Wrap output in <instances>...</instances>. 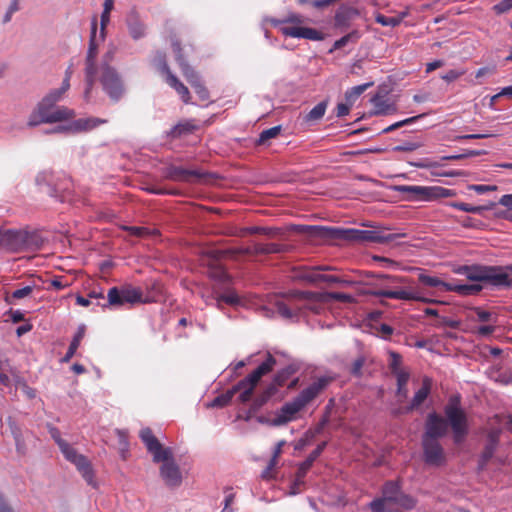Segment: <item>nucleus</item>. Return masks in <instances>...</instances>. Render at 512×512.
Listing matches in <instances>:
<instances>
[{
	"label": "nucleus",
	"instance_id": "423d86ee",
	"mask_svg": "<svg viewBox=\"0 0 512 512\" xmlns=\"http://www.w3.org/2000/svg\"><path fill=\"white\" fill-rule=\"evenodd\" d=\"M318 299V294L314 292H292L285 300H279L275 303L276 312L285 319H293L305 314L306 310L315 311L310 301Z\"/></svg>",
	"mask_w": 512,
	"mask_h": 512
},
{
	"label": "nucleus",
	"instance_id": "ddd939ff",
	"mask_svg": "<svg viewBox=\"0 0 512 512\" xmlns=\"http://www.w3.org/2000/svg\"><path fill=\"white\" fill-rule=\"evenodd\" d=\"M383 496L376 500L382 501L383 508L391 509L390 505L396 504L403 509L410 510L415 506V500L402 493L400 485L395 481H387L382 489Z\"/></svg>",
	"mask_w": 512,
	"mask_h": 512
},
{
	"label": "nucleus",
	"instance_id": "b1692460",
	"mask_svg": "<svg viewBox=\"0 0 512 512\" xmlns=\"http://www.w3.org/2000/svg\"><path fill=\"white\" fill-rule=\"evenodd\" d=\"M172 49L175 54V58L177 63L180 66L182 74L187 79V81L191 84V86L195 85L200 81L197 72L187 63L182 53V46L178 40L172 41Z\"/></svg>",
	"mask_w": 512,
	"mask_h": 512
},
{
	"label": "nucleus",
	"instance_id": "58836bf2",
	"mask_svg": "<svg viewBox=\"0 0 512 512\" xmlns=\"http://www.w3.org/2000/svg\"><path fill=\"white\" fill-rule=\"evenodd\" d=\"M116 52V46L110 45L108 47L107 51L102 56L100 66H98V71H103L106 68H114L113 66H111V63L115 58Z\"/></svg>",
	"mask_w": 512,
	"mask_h": 512
},
{
	"label": "nucleus",
	"instance_id": "0eeeda50",
	"mask_svg": "<svg viewBox=\"0 0 512 512\" xmlns=\"http://www.w3.org/2000/svg\"><path fill=\"white\" fill-rule=\"evenodd\" d=\"M304 17L297 13H291L282 19L272 20L273 26H280V32L286 37L303 38L312 41H321L324 34L309 27H303Z\"/></svg>",
	"mask_w": 512,
	"mask_h": 512
},
{
	"label": "nucleus",
	"instance_id": "79ce46f5",
	"mask_svg": "<svg viewBox=\"0 0 512 512\" xmlns=\"http://www.w3.org/2000/svg\"><path fill=\"white\" fill-rule=\"evenodd\" d=\"M359 38V32L357 30H354L348 33L347 35L341 37L340 39L336 40L333 44V48L331 49V51L341 49L344 46H346L350 41L356 42Z\"/></svg>",
	"mask_w": 512,
	"mask_h": 512
},
{
	"label": "nucleus",
	"instance_id": "72a5a7b5",
	"mask_svg": "<svg viewBox=\"0 0 512 512\" xmlns=\"http://www.w3.org/2000/svg\"><path fill=\"white\" fill-rule=\"evenodd\" d=\"M372 102L375 109L374 114L376 115H389L396 111L395 106L381 96H375Z\"/></svg>",
	"mask_w": 512,
	"mask_h": 512
},
{
	"label": "nucleus",
	"instance_id": "20e7f679",
	"mask_svg": "<svg viewBox=\"0 0 512 512\" xmlns=\"http://www.w3.org/2000/svg\"><path fill=\"white\" fill-rule=\"evenodd\" d=\"M331 377L323 376L303 389L292 401L285 403L269 423L282 426L296 419V415L310 402L316 399L332 382Z\"/></svg>",
	"mask_w": 512,
	"mask_h": 512
},
{
	"label": "nucleus",
	"instance_id": "1a4fd4ad",
	"mask_svg": "<svg viewBox=\"0 0 512 512\" xmlns=\"http://www.w3.org/2000/svg\"><path fill=\"white\" fill-rule=\"evenodd\" d=\"M444 412L453 432V440L456 444H460L468 434L469 428L467 416L460 407L459 398H451Z\"/></svg>",
	"mask_w": 512,
	"mask_h": 512
},
{
	"label": "nucleus",
	"instance_id": "338daca9",
	"mask_svg": "<svg viewBox=\"0 0 512 512\" xmlns=\"http://www.w3.org/2000/svg\"><path fill=\"white\" fill-rule=\"evenodd\" d=\"M495 331V327L492 325H483L478 327L477 334L483 337L490 336Z\"/></svg>",
	"mask_w": 512,
	"mask_h": 512
},
{
	"label": "nucleus",
	"instance_id": "bf43d9fd",
	"mask_svg": "<svg viewBox=\"0 0 512 512\" xmlns=\"http://www.w3.org/2000/svg\"><path fill=\"white\" fill-rule=\"evenodd\" d=\"M424 116H425V114H420V115H417V116H413V117H410V118L398 121V122L392 124L391 126H392V128L394 130H396V129H398L400 127H403L405 125L412 124V123L416 122L418 119H420V118H422Z\"/></svg>",
	"mask_w": 512,
	"mask_h": 512
},
{
	"label": "nucleus",
	"instance_id": "a18cd8bd",
	"mask_svg": "<svg viewBox=\"0 0 512 512\" xmlns=\"http://www.w3.org/2000/svg\"><path fill=\"white\" fill-rule=\"evenodd\" d=\"M375 21L382 26L396 27L399 25V19L397 17H386L381 13H376Z\"/></svg>",
	"mask_w": 512,
	"mask_h": 512
},
{
	"label": "nucleus",
	"instance_id": "dca6fc26",
	"mask_svg": "<svg viewBox=\"0 0 512 512\" xmlns=\"http://www.w3.org/2000/svg\"><path fill=\"white\" fill-rule=\"evenodd\" d=\"M139 436L148 452L152 454L154 462L159 463L171 457V449L164 448L150 428H143Z\"/></svg>",
	"mask_w": 512,
	"mask_h": 512
},
{
	"label": "nucleus",
	"instance_id": "393cba45",
	"mask_svg": "<svg viewBox=\"0 0 512 512\" xmlns=\"http://www.w3.org/2000/svg\"><path fill=\"white\" fill-rule=\"evenodd\" d=\"M499 437H500V430L495 429L491 430L487 435V443L484 447V450L480 456L478 468L479 470H483L487 463L490 461V459L493 457L498 443H499Z\"/></svg>",
	"mask_w": 512,
	"mask_h": 512
},
{
	"label": "nucleus",
	"instance_id": "4468645a",
	"mask_svg": "<svg viewBox=\"0 0 512 512\" xmlns=\"http://www.w3.org/2000/svg\"><path fill=\"white\" fill-rule=\"evenodd\" d=\"M108 306L121 307L124 305H134L142 303L143 293L140 288L130 285L122 287H112L108 290L107 294Z\"/></svg>",
	"mask_w": 512,
	"mask_h": 512
},
{
	"label": "nucleus",
	"instance_id": "e433bc0d",
	"mask_svg": "<svg viewBox=\"0 0 512 512\" xmlns=\"http://www.w3.org/2000/svg\"><path fill=\"white\" fill-rule=\"evenodd\" d=\"M326 108H327V102L326 101H322V102L318 103L305 116V120L307 122H313V121H317V120L321 119L324 116L325 112H326Z\"/></svg>",
	"mask_w": 512,
	"mask_h": 512
},
{
	"label": "nucleus",
	"instance_id": "f03ea898",
	"mask_svg": "<svg viewBox=\"0 0 512 512\" xmlns=\"http://www.w3.org/2000/svg\"><path fill=\"white\" fill-rule=\"evenodd\" d=\"M64 94L52 89L35 106L29 115L27 126L36 127L41 124H53L69 121L76 116L73 109L57 105L64 98Z\"/></svg>",
	"mask_w": 512,
	"mask_h": 512
},
{
	"label": "nucleus",
	"instance_id": "2f4dec72",
	"mask_svg": "<svg viewBox=\"0 0 512 512\" xmlns=\"http://www.w3.org/2000/svg\"><path fill=\"white\" fill-rule=\"evenodd\" d=\"M85 333H86V326L84 324L79 325L77 332L74 335V337L69 345V348L63 358L64 362H68L75 355L77 349L80 346L82 339L85 336Z\"/></svg>",
	"mask_w": 512,
	"mask_h": 512
},
{
	"label": "nucleus",
	"instance_id": "a19ab883",
	"mask_svg": "<svg viewBox=\"0 0 512 512\" xmlns=\"http://www.w3.org/2000/svg\"><path fill=\"white\" fill-rule=\"evenodd\" d=\"M281 132L280 126H274L269 129L263 130L259 138L256 141L257 145H264L266 144L270 139L276 138Z\"/></svg>",
	"mask_w": 512,
	"mask_h": 512
},
{
	"label": "nucleus",
	"instance_id": "13d9d810",
	"mask_svg": "<svg viewBox=\"0 0 512 512\" xmlns=\"http://www.w3.org/2000/svg\"><path fill=\"white\" fill-rule=\"evenodd\" d=\"M218 304L220 302H225L227 304H230V305H234V304H237L239 302V298L238 296L231 292V293H228V294H223L221 295L219 298H218Z\"/></svg>",
	"mask_w": 512,
	"mask_h": 512
},
{
	"label": "nucleus",
	"instance_id": "f8f14e48",
	"mask_svg": "<svg viewBox=\"0 0 512 512\" xmlns=\"http://www.w3.org/2000/svg\"><path fill=\"white\" fill-rule=\"evenodd\" d=\"M164 177L175 182L207 184L214 180L215 175L199 170H189L180 166L170 165L164 169Z\"/></svg>",
	"mask_w": 512,
	"mask_h": 512
},
{
	"label": "nucleus",
	"instance_id": "69168bd1",
	"mask_svg": "<svg viewBox=\"0 0 512 512\" xmlns=\"http://www.w3.org/2000/svg\"><path fill=\"white\" fill-rule=\"evenodd\" d=\"M279 387L281 386L276 384L273 380L262 393L265 394L266 398L270 399L277 393Z\"/></svg>",
	"mask_w": 512,
	"mask_h": 512
},
{
	"label": "nucleus",
	"instance_id": "6ab92c4d",
	"mask_svg": "<svg viewBox=\"0 0 512 512\" xmlns=\"http://www.w3.org/2000/svg\"><path fill=\"white\" fill-rule=\"evenodd\" d=\"M28 238L26 232L7 230L0 233V246L13 252L22 251L28 245Z\"/></svg>",
	"mask_w": 512,
	"mask_h": 512
},
{
	"label": "nucleus",
	"instance_id": "5701e85b",
	"mask_svg": "<svg viewBox=\"0 0 512 512\" xmlns=\"http://www.w3.org/2000/svg\"><path fill=\"white\" fill-rule=\"evenodd\" d=\"M160 71L165 76L166 83L177 92L185 104H189L191 95L188 88L171 72L165 60L161 63Z\"/></svg>",
	"mask_w": 512,
	"mask_h": 512
},
{
	"label": "nucleus",
	"instance_id": "412c9836",
	"mask_svg": "<svg viewBox=\"0 0 512 512\" xmlns=\"http://www.w3.org/2000/svg\"><path fill=\"white\" fill-rule=\"evenodd\" d=\"M431 386H432L431 379L428 377H425L422 381L421 388L415 392L410 404L403 408H399V409L395 410L393 412L394 415L408 414V413H411L412 411L418 409L424 403V401L428 398L430 391H431Z\"/></svg>",
	"mask_w": 512,
	"mask_h": 512
},
{
	"label": "nucleus",
	"instance_id": "473e14b6",
	"mask_svg": "<svg viewBox=\"0 0 512 512\" xmlns=\"http://www.w3.org/2000/svg\"><path fill=\"white\" fill-rule=\"evenodd\" d=\"M107 123L106 119L90 117L85 119H78L73 122V130L75 131H88L96 128L101 124Z\"/></svg>",
	"mask_w": 512,
	"mask_h": 512
},
{
	"label": "nucleus",
	"instance_id": "9b49d317",
	"mask_svg": "<svg viewBox=\"0 0 512 512\" xmlns=\"http://www.w3.org/2000/svg\"><path fill=\"white\" fill-rule=\"evenodd\" d=\"M373 277L380 279L383 281L384 288L378 290H368L365 293L367 295L375 296V297H386L390 299H398V300H419L420 298L416 297L413 292L406 291L403 289L392 290L388 287L391 284L402 283L403 278L398 276H392L387 274H372Z\"/></svg>",
	"mask_w": 512,
	"mask_h": 512
},
{
	"label": "nucleus",
	"instance_id": "39448f33",
	"mask_svg": "<svg viewBox=\"0 0 512 512\" xmlns=\"http://www.w3.org/2000/svg\"><path fill=\"white\" fill-rule=\"evenodd\" d=\"M313 234L324 239H340L357 243H389L395 240L398 234H387L377 230L342 229L323 226L311 227Z\"/></svg>",
	"mask_w": 512,
	"mask_h": 512
},
{
	"label": "nucleus",
	"instance_id": "4d7b16f0",
	"mask_svg": "<svg viewBox=\"0 0 512 512\" xmlns=\"http://www.w3.org/2000/svg\"><path fill=\"white\" fill-rule=\"evenodd\" d=\"M32 291L33 288L31 286H25L23 288L16 289L15 291H13L11 297L14 299H22L30 295Z\"/></svg>",
	"mask_w": 512,
	"mask_h": 512
},
{
	"label": "nucleus",
	"instance_id": "2eb2a0df",
	"mask_svg": "<svg viewBox=\"0 0 512 512\" xmlns=\"http://www.w3.org/2000/svg\"><path fill=\"white\" fill-rule=\"evenodd\" d=\"M60 450L64 457L75 464L79 472L82 474L85 481L89 484H93V470L91 464L87 460V458L81 454H78L77 451L68 443H61Z\"/></svg>",
	"mask_w": 512,
	"mask_h": 512
},
{
	"label": "nucleus",
	"instance_id": "cd10ccee",
	"mask_svg": "<svg viewBox=\"0 0 512 512\" xmlns=\"http://www.w3.org/2000/svg\"><path fill=\"white\" fill-rule=\"evenodd\" d=\"M483 290V286L479 283L474 284H454L450 283L447 292H454L460 296H473L479 294Z\"/></svg>",
	"mask_w": 512,
	"mask_h": 512
},
{
	"label": "nucleus",
	"instance_id": "c85d7f7f",
	"mask_svg": "<svg viewBox=\"0 0 512 512\" xmlns=\"http://www.w3.org/2000/svg\"><path fill=\"white\" fill-rule=\"evenodd\" d=\"M326 443L323 442L319 444L310 454L309 456L299 465V478L305 477L307 472L312 467L313 463L316 461V459L321 455V453L324 450Z\"/></svg>",
	"mask_w": 512,
	"mask_h": 512
},
{
	"label": "nucleus",
	"instance_id": "ea45409f",
	"mask_svg": "<svg viewBox=\"0 0 512 512\" xmlns=\"http://www.w3.org/2000/svg\"><path fill=\"white\" fill-rule=\"evenodd\" d=\"M296 368L292 365L287 366L280 371H278L273 380L276 384L280 385L281 387L285 385V383L288 381V379L296 372Z\"/></svg>",
	"mask_w": 512,
	"mask_h": 512
},
{
	"label": "nucleus",
	"instance_id": "f257e3e1",
	"mask_svg": "<svg viewBox=\"0 0 512 512\" xmlns=\"http://www.w3.org/2000/svg\"><path fill=\"white\" fill-rule=\"evenodd\" d=\"M275 365L276 359L268 352L264 362H262L253 372L240 380L231 389L215 397L209 406L225 407L231 402L236 393H239L238 401L240 403H247L251 400L254 390L261 378L270 373L274 369Z\"/></svg>",
	"mask_w": 512,
	"mask_h": 512
},
{
	"label": "nucleus",
	"instance_id": "5fc2aeb1",
	"mask_svg": "<svg viewBox=\"0 0 512 512\" xmlns=\"http://www.w3.org/2000/svg\"><path fill=\"white\" fill-rule=\"evenodd\" d=\"M47 428L51 438L57 443L59 448L61 447V443H66V441L61 438V433L57 427L48 424Z\"/></svg>",
	"mask_w": 512,
	"mask_h": 512
},
{
	"label": "nucleus",
	"instance_id": "774afa93",
	"mask_svg": "<svg viewBox=\"0 0 512 512\" xmlns=\"http://www.w3.org/2000/svg\"><path fill=\"white\" fill-rule=\"evenodd\" d=\"M499 204L512 210V194H505L499 199Z\"/></svg>",
	"mask_w": 512,
	"mask_h": 512
},
{
	"label": "nucleus",
	"instance_id": "f3484780",
	"mask_svg": "<svg viewBox=\"0 0 512 512\" xmlns=\"http://www.w3.org/2000/svg\"><path fill=\"white\" fill-rule=\"evenodd\" d=\"M401 190L404 192L413 193L422 200H434L440 198L454 197L456 192L452 189H447L441 186H402Z\"/></svg>",
	"mask_w": 512,
	"mask_h": 512
},
{
	"label": "nucleus",
	"instance_id": "aec40b11",
	"mask_svg": "<svg viewBox=\"0 0 512 512\" xmlns=\"http://www.w3.org/2000/svg\"><path fill=\"white\" fill-rule=\"evenodd\" d=\"M447 434V422L437 413L433 412L427 416L423 439H436Z\"/></svg>",
	"mask_w": 512,
	"mask_h": 512
},
{
	"label": "nucleus",
	"instance_id": "0e129e2a",
	"mask_svg": "<svg viewBox=\"0 0 512 512\" xmlns=\"http://www.w3.org/2000/svg\"><path fill=\"white\" fill-rule=\"evenodd\" d=\"M369 506L372 512H393L392 509L383 508L382 501L380 500H373Z\"/></svg>",
	"mask_w": 512,
	"mask_h": 512
},
{
	"label": "nucleus",
	"instance_id": "09e8293b",
	"mask_svg": "<svg viewBox=\"0 0 512 512\" xmlns=\"http://www.w3.org/2000/svg\"><path fill=\"white\" fill-rule=\"evenodd\" d=\"M304 478L305 477L299 478V470H297L295 480L290 486L291 495H296L302 491V487L304 486Z\"/></svg>",
	"mask_w": 512,
	"mask_h": 512
},
{
	"label": "nucleus",
	"instance_id": "c9c22d12",
	"mask_svg": "<svg viewBox=\"0 0 512 512\" xmlns=\"http://www.w3.org/2000/svg\"><path fill=\"white\" fill-rule=\"evenodd\" d=\"M419 282L425 286L439 288L442 291L447 292L449 282H445L436 276H430L426 274L419 275Z\"/></svg>",
	"mask_w": 512,
	"mask_h": 512
},
{
	"label": "nucleus",
	"instance_id": "c756f323",
	"mask_svg": "<svg viewBox=\"0 0 512 512\" xmlns=\"http://www.w3.org/2000/svg\"><path fill=\"white\" fill-rule=\"evenodd\" d=\"M197 129V125L192 120H184L174 125L168 135L172 138H180L181 136L193 133Z\"/></svg>",
	"mask_w": 512,
	"mask_h": 512
},
{
	"label": "nucleus",
	"instance_id": "bb28decb",
	"mask_svg": "<svg viewBox=\"0 0 512 512\" xmlns=\"http://www.w3.org/2000/svg\"><path fill=\"white\" fill-rule=\"evenodd\" d=\"M358 15L359 11L356 8L343 5L335 13L334 26L336 28H347Z\"/></svg>",
	"mask_w": 512,
	"mask_h": 512
},
{
	"label": "nucleus",
	"instance_id": "603ef678",
	"mask_svg": "<svg viewBox=\"0 0 512 512\" xmlns=\"http://www.w3.org/2000/svg\"><path fill=\"white\" fill-rule=\"evenodd\" d=\"M466 73L465 70H449L445 74L441 76V78L446 82H453L459 77L463 76Z\"/></svg>",
	"mask_w": 512,
	"mask_h": 512
},
{
	"label": "nucleus",
	"instance_id": "6e6d98bb",
	"mask_svg": "<svg viewBox=\"0 0 512 512\" xmlns=\"http://www.w3.org/2000/svg\"><path fill=\"white\" fill-rule=\"evenodd\" d=\"M512 9V0H502L498 4L493 6V10L497 14H503Z\"/></svg>",
	"mask_w": 512,
	"mask_h": 512
},
{
	"label": "nucleus",
	"instance_id": "a878e982",
	"mask_svg": "<svg viewBox=\"0 0 512 512\" xmlns=\"http://www.w3.org/2000/svg\"><path fill=\"white\" fill-rule=\"evenodd\" d=\"M126 24L130 36L134 40L143 38L146 33V26L140 19L139 13L136 10H131L126 17Z\"/></svg>",
	"mask_w": 512,
	"mask_h": 512
},
{
	"label": "nucleus",
	"instance_id": "49530a36",
	"mask_svg": "<svg viewBox=\"0 0 512 512\" xmlns=\"http://www.w3.org/2000/svg\"><path fill=\"white\" fill-rule=\"evenodd\" d=\"M366 363V359L364 356H359L356 358L351 364L350 372L352 375L356 377H360L362 375V368Z\"/></svg>",
	"mask_w": 512,
	"mask_h": 512
},
{
	"label": "nucleus",
	"instance_id": "7c9ffc66",
	"mask_svg": "<svg viewBox=\"0 0 512 512\" xmlns=\"http://www.w3.org/2000/svg\"><path fill=\"white\" fill-rule=\"evenodd\" d=\"M396 377V397L398 398V402L402 403L408 397V381L410 379L409 371L403 373H397Z\"/></svg>",
	"mask_w": 512,
	"mask_h": 512
},
{
	"label": "nucleus",
	"instance_id": "c03bdc74",
	"mask_svg": "<svg viewBox=\"0 0 512 512\" xmlns=\"http://www.w3.org/2000/svg\"><path fill=\"white\" fill-rule=\"evenodd\" d=\"M449 205L455 209H458V210H461L464 212H468V213H475V214H480L484 210L487 209L484 206H473V205H470L468 203H463V202H452Z\"/></svg>",
	"mask_w": 512,
	"mask_h": 512
},
{
	"label": "nucleus",
	"instance_id": "3c124183",
	"mask_svg": "<svg viewBox=\"0 0 512 512\" xmlns=\"http://www.w3.org/2000/svg\"><path fill=\"white\" fill-rule=\"evenodd\" d=\"M124 229L128 231L130 235L135 237H144L149 234V230L146 227L125 226Z\"/></svg>",
	"mask_w": 512,
	"mask_h": 512
},
{
	"label": "nucleus",
	"instance_id": "9d476101",
	"mask_svg": "<svg viewBox=\"0 0 512 512\" xmlns=\"http://www.w3.org/2000/svg\"><path fill=\"white\" fill-rule=\"evenodd\" d=\"M96 80H99L105 94L112 102H118L125 94L124 81L116 68H106L98 71Z\"/></svg>",
	"mask_w": 512,
	"mask_h": 512
},
{
	"label": "nucleus",
	"instance_id": "a211bd4d",
	"mask_svg": "<svg viewBox=\"0 0 512 512\" xmlns=\"http://www.w3.org/2000/svg\"><path fill=\"white\" fill-rule=\"evenodd\" d=\"M423 459L426 464L431 466H442L446 462L444 449L440 442L436 439H423Z\"/></svg>",
	"mask_w": 512,
	"mask_h": 512
},
{
	"label": "nucleus",
	"instance_id": "052dcab7",
	"mask_svg": "<svg viewBox=\"0 0 512 512\" xmlns=\"http://www.w3.org/2000/svg\"><path fill=\"white\" fill-rule=\"evenodd\" d=\"M469 189L477 192L478 194H484L486 192L496 190L497 187L491 186V185L474 184V185H470Z\"/></svg>",
	"mask_w": 512,
	"mask_h": 512
},
{
	"label": "nucleus",
	"instance_id": "4c0bfd02",
	"mask_svg": "<svg viewBox=\"0 0 512 512\" xmlns=\"http://www.w3.org/2000/svg\"><path fill=\"white\" fill-rule=\"evenodd\" d=\"M402 357L399 353L390 351L389 352V369L391 373L395 376L397 373H403L407 370L401 368Z\"/></svg>",
	"mask_w": 512,
	"mask_h": 512
},
{
	"label": "nucleus",
	"instance_id": "864d4df0",
	"mask_svg": "<svg viewBox=\"0 0 512 512\" xmlns=\"http://www.w3.org/2000/svg\"><path fill=\"white\" fill-rule=\"evenodd\" d=\"M268 400L269 398H266L265 394L261 393L253 400L250 407V412H257L264 404L267 403Z\"/></svg>",
	"mask_w": 512,
	"mask_h": 512
},
{
	"label": "nucleus",
	"instance_id": "6e6552de",
	"mask_svg": "<svg viewBox=\"0 0 512 512\" xmlns=\"http://www.w3.org/2000/svg\"><path fill=\"white\" fill-rule=\"evenodd\" d=\"M97 32V18L94 17L91 23V35L89 39V46L85 58V81H86V89L84 91V99L89 101L90 94L92 92L93 86L96 82V76L98 74V65H97V57H98V39L96 36Z\"/></svg>",
	"mask_w": 512,
	"mask_h": 512
},
{
	"label": "nucleus",
	"instance_id": "de8ad7c7",
	"mask_svg": "<svg viewBox=\"0 0 512 512\" xmlns=\"http://www.w3.org/2000/svg\"><path fill=\"white\" fill-rule=\"evenodd\" d=\"M305 278H307L309 281H312V282H315L318 280H323V281L330 282V283L340 282L339 278L336 276L320 275V274H316V273H311V274L305 276Z\"/></svg>",
	"mask_w": 512,
	"mask_h": 512
},
{
	"label": "nucleus",
	"instance_id": "8fccbe9b",
	"mask_svg": "<svg viewBox=\"0 0 512 512\" xmlns=\"http://www.w3.org/2000/svg\"><path fill=\"white\" fill-rule=\"evenodd\" d=\"M73 71L71 69V66L68 67L65 71V77L63 79L62 85L60 88H57L56 90L59 91L62 94H66V92L70 89V79L72 77Z\"/></svg>",
	"mask_w": 512,
	"mask_h": 512
},
{
	"label": "nucleus",
	"instance_id": "7ed1b4c3",
	"mask_svg": "<svg viewBox=\"0 0 512 512\" xmlns=\"http://www.w3.org/2000/svg\"><path fill=\"white\" fill-rule=\"evenodd\" d=\"M452 272L464 276L469 281L482 282L495 288H509L512 285V265H455Z\"/></svg>",
	"mask_w": 512,
	"mask_h": 512
},
{
	"label": "nucleus",
	"instance_id": "4be33fe9",
	"mask_svg": "<svg viewBox=\"0 0 512 512\" xmlns=\"http://www.w3.org/2000/svg\"><path fill=\"white\" fill-rule=\"evenodd\" d=\"M160 475L167 486L177 487L182 482V476L178 465L171 456L167 460H161Z\"/></svg>",
	"mask_w": 512,
	"mask_h": 512
},
{
	"label": "nucleus",
	"instance_id": "f704fd0d",
	"mask_svg": "<svg viewBox=\"0 0 512 512\" xmlns=\"http://www.w3.org/2000/svg\"><path fill=\"white\" fill-rule=\"evenodd\" d=\"M284 251V246L277 243H256L254 244V252L260 254H278Z\"/></svg>",
	"mask_w": 512,
	"mask_h": 512
},
{
	"label": "nucleus",
	"instance_id": "e2e57ef3",
	"mask_svg": "<svg viewBox=\"0 0 512 512\" xmlns=\"http://www.w3.org/2000/svg\"><path fill=\"white\" fill-rule=\"evenodd\" d=\"M195 89V92L198 94L201 100H208L209 92L204 85L199 81L195 85L192 86Z\"/></svg>",
	"mask_w": 512,
	"mask_h": 512
},
{
	"label": "nucleus",
	"instance_id": "680f3d73",
	"mask_svg": "<svg viewBox=\"0 0 512 512\" xmlns=\"http://www.w3.org/2000/svg\"><path fill=\"white\" fill-rule=\"evenodd\" d=\"M110 21V13H106V11H103L101 14V31L99 39L100 41H104L105 38V29Z\"/></svg>",
	"mask_w": 512,
	"mask_h": 512
},
{
	"label": "nucleus",
	"instance_id": "37998d69",
	"mask_svg": "<svg viewBox=\"0 0 512 512\" xmlns=\"http://www.w3.org/2000/svg\"><path fill=\"white\" fill-rule=\"evenodd\" d=\"M372 83H365L362 85L354 86L351 89L347 90L345 93L346 100L351 104L354 102L368 87H370Z\"/></svg>",
	"mask_w": 512,
	"mask_h": 512
}]
</instances>
